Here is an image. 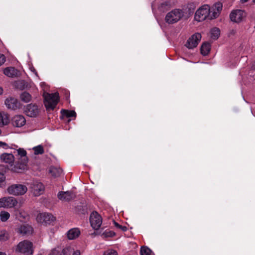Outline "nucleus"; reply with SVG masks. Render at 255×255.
<instances>
[{"label":"nucleus","mask_w":255,"mask_h":255,"mask_svg":"<svg viewBox=\"0 0 255 255\" xmlns=\"http://www.w3.org/2000/svg\"><path fill=\"white\" fill-rule=\"evenodd\" d=\"M44 98V105L47 110H53L57 105L58 102V94L57 93L43 94Z\"/></svg>","instance_id":"1"},{"label":"nucleus","mask_w":255,"mask_h":255,"mask_svg":"<svg viewBox=\"0 0 255 255\" xmlns=\"http://www.w3.org/2000/svg\"><path fill=\"white\" fill-rule=\"evenodd\" d=\"M15 251L24 255H32L33 254V243L28 240L21 241L17 245Z\"/></svg>","instance_id":"2"},{"label":"nucleus","mask_w":255,"mask_h":255,"mask_svg":"<svg viewBox=\"0 0 255 255\" xmlns=\"http://www.w3.org/2000/svg\"><path fill=\"white\" fill-rule=\"evenodd\" d=\"M210 7L208 4H204L198 8L195 12L194 18L198 21H202L207 18L210 19Z\"/></svg>","instance_id":"3"},{"label":"nucleus","mask_w":255,"mask_h":255,"mask_svg":"<svg viewBox=\"0 0 255 255\" xmlns=\"http://www.w3.org/2000/svg\"><path fill=\"white\" fill-rule=\"evenodd\" d=\"M184 16V12L180 9H174L168 12L165 21L168 24H173L179 21Z\"/></svg>","instance_id":"4"},{"label":"nucleus","mask_w":255,"mask_h":255,"mask_svg":"<svg viewBox=\"0 0 255 255\" xmlns=\"http://www.w3.org/2000/svg\"><path fill=\"white\" fill-rule=\"evenodd\" d=\"M27 191L26 186L15 184L8 186L7 188V192L8 194L14 196H21L24 195Z\"/></svg>","instance_id":"5"},{"label":"nucleus","mask_w":255,"mask_h":255,"mask_svg":"<svg viewBox=\"0 0 255 255\" xmlns=\"http://www.w3.org/2000/svg\"><path fill=\"white\" fill-rule=\"evenodd\" d=\"M36 220L38 223L46 226L54 222L56 218L50 213L44 212L38 214Z\"/></svg>","instance_id":"6"},{"label":"nucleus","mask_w":255,"mask_h":255,"mask_svg":"<svg viewBox=\"0 0 255 255\" xmlns=\"http://www.w3.org/2000/svg\"><path fill=\"white\" fill-rule=\"evenodd\" d=\"M49 255H80V252L79 250L75 251L74 249L70 247L64 248L60 251L59 249H53Z\"/></svg>","instance_id":"7"},{"label":"nucleus","mask_w":255,"mask_h":255,"mask_svg":"<svg viewBox=\"0 0 255 255\" xmlns=\"http://www.w3.org/2000/svg\"><path fill=\"white\" fill-rule=\"evenodd\" d=\"M17 204V201L13 197H4L0 198V208H11Z\"/></svg>","instance_id":"8"},{"label":"nucleus","mask_w":255,"mask_h":255,"mask_svg":"<svg viewBox=\"0 0 255 255\" xmlns=\"http://www.w3.org/2000/svg\"><path fill=\"white\" fill-rule=\"evenodd\" d=\"M30 189L35 196H38L43 193L45 187L41 182L33 181L30 185Z\"/></svg>","instance_id":"9"},{"label":"nucleus","mask_w":255,"mask_h":255,"mask_svg":"<svg viewBox=\"0 0 255 255\" xmlns=\"http://www.w3.org/2000/svg\"><path fill=\"white\" fill-rule=\"evenodd\" d=\"M90 222L94 229L98 230L102 225V220L101 216L97 212H93L90 215Z\"/></svg>","instance_id":"10"},{"label":"nucleus","mask_w":255,"mask_h":255,"mask_svg":"<svg viewBox=\"0 0 255 255\" xmlns=\"http://www.w3.org/2000/svg\"><path fill=\"white\" fill-rule=\"evenodd\" d=\"M33 227L27 224L20 225L15 229L17 233L22 236H26L31 235L33 233Z\"/></svg>","instance_id":"11"},{"label":"nucleus","mask_w":255,"mask_h":255,"mask_svg":"<svg viewBox=\"0 0 255 255\" xmlns=\"http://www.w3.org/2000/svg\"><path fill=\"white\" fill-rule=\"evenodd\" d=\"M201 34L199 33H196L189 38L186 44V46L189 49L196 47L198 44L199 41L201 40Z\"/></svg>","instance_id":"12"},{"label":"nucleus","mask_w":255,"mask_h":255,"mask_svg":"<svg viewBox=\"0 0 255 255\" xmlns=\"http://www.w3.org/2000/svg\"><path fill=\"white\" fill-rule=\"evenodd\" d=\"M245 16L246 12L240 9L233 11L230 15L231 20L235 22H241Z\"/></svg>","instance_id":"13"},{"label":"nucleus","mask_w":255,"mask_h":255,"mask_svg":"<svg viewBox=\"0 0 255 255\" xmlns=\"http://www.w3.org/2000/svg\"><path fill=\"white\" fill-rule=\"evenodd\" d=\"M39 110L37 105L35 104H28L24 109L25 114L30 117H35L39 114Z\"/></svg>","instance_id":"14"},{"label":"nucleus","mask_w":255,"mask_h":255,"mask_svg":"<svg viewBox=\"0 0 255 255\" xmlns=\"http://www.w3.org/2000/svg\"><path fill=\"white\" fill-rule=\"evenodd\" d=\"M223 5L221 2H218L215 3L210 8L211 15L210 19H213L217 18L222 10Z\"/></svg>","instance_id":"15"},{"label":"nucleus","mask_w":255,"mask_h":255,"mask_svg":"<svg viewBox=\"0 0 255 255\" xmlns=\"http://www.w3.org/2000/svg\"><path fill=\"white\" fill-rule=\"evenodd\" d=\"M5 105L8 109L12 110H15L20 108V103L17 99L12 97L7 98L5 100Z\"/></svg>","instance_id":"16"},{"label":"nucleus","mask_w":255,"mask_h":255,"mask_svg":"<svg viewBox=\"0 0 255 255\" xmlns=\"http://www.w3.org/2000/svg\"><path fill=\"white\" fill-rule=\"evenodd\" d=\"M25 123L26 120L22 115H15L11 119V124L15 127H21L25 124Z\"/></svg>","instance_id":"17"},{"label":"nucleus","mask_w":255,"mask_h":255,"mask_svg":"<svg viewBox=\"0 0 255 255\" xmlns=\"http://www.w3.org/2000/svg\"><path fill=\"white\" fill-rule=\"evenodd\" d=\"M59 200L64 201H69L75 198V195L71 191L60 192L58 194Z\"/></svg>","instance_id":"18"},{"label":"nucleus","mask_w":255,"mask_h":255,"mask_svg":"<svg viewBox=\"0 0 255 255\" xmlns=\"http://www.w3.org/2000/svg\"><path fill=\"white\" fill-rule=\"evenodd\" d=\"M80 233L81 232L79 228H72L67 232V236L69 240H74L79 236Z\"/></svg>","instance_id":"19"},{"label":"nucleus","mask_w":255,"mask_h":255,"mask_svg":"<svg viewBox=\"0 0 255 255\" xmlns=\"http://www.w3.org/2000/svg\"><path fill=\"white\" fill-rule=\"evenodd\" d=\"M0 158L3 162L8 164L12 163L14 160L13 154L11 153H3L0 155Z\"/></svg>","instance_id":"20"},{"label":"nucleus","mask_w":255,"mask_h":255,"mask_svg":"<svg viewBox=\"0 0 255 255\" xmlns=\"http://www.w3.org/2000/svg\"><path fill=\"white\" fill-rule=\"evenodd\" d=\"M17 73V70L13 67H7L3 70V73L9 77H16Z\"/></svg>","instance_id":"21"},{"label":"nucleus","mask_w":255,"mask_h":255,"mask_svg":"<svg viewBox=\"0 0 255 255\" xmlns=\"http://www.w3.org/2000/svg\"><path fill=\"white\" fill-rule=\"evenodd\" d=\"M49 172L51 174L52 176L54 177H57L62 174V170L61 168L56 167H51L49 169Z\"/></svg>","instance_id":"22"},{"label":"nucleus","mask_w":255,"mask_h":255,"mask_svg":"<svg viewBox=\"0 0 255 255\" xmlns=\"http://www.w3.org/2000/svg\"><path fill=\"white\" fill-rule=\"evenodd\" d=\"M211 46L208 43H203L201 47V53L202 55H207L210 51Z\"/></svg>","instance_id":"23"},{"label":"nucleus","mask_w":255,"mask_h":255,"mask_svg":"<svg viewBox=\"0 0 255 255\" xmlns=\"http://www.w3.org/2000/svg\"><path fill=\"white\" fill-rule=\"evenodd\" d=\"M31 98L30 94L26 92H22L20 95V100L24 103L29 102Z\"/></svg>","instance_id":"24"},{"label":"nucleus","mask_w":255,"mask_h":255,"mask_svg":"<svg viewBox=\"0 0 255 255\" xmlns=\"http://www.w3.org/2000/svg\"><path fill=\"white\" fill-rule=\"evenodd\" d=\"M9 123V120L7 115L0 112V127L6 125Z\"/></svg>","instance_id":"25"},{"label":"nucleus","mask_w":255,"mask_h":255,"mask_svg":"<svg viewBox=\"0 0 255 255\" xmlns=\"http://www.w3.org/2000/svg\"><path fill=\"white\" fill-rule=\"evenodd\" d=\"M10 214L4 210L0 212V220L2 222H6L10 218Z\"/></svg>","instance_id":"26"},{"label":"nucleus","mask_w":255,"mask_h":255,"mask_svg":"<svg viewBox=\"0 0 255 255\" xmlns=\"http://www.w3.org/2000/svg\"><path fill=\"white\" fill-rule=\"evenodd\" d=\"M18 155L21 157H23V164L25 165L27 162V159L26 157V151L23 149L19 148L17 150Z\"/></svg>","instance_id":"27"},{"label":"nucleus","mask_w":255,"mask_h":255,"mask_svg":"<svg viewBox=\"0 0 255 255\" xmlns=\"http://www.w3.org/2000/svg\"><path fill=\"white\" fill-rule=\"evenodd\" d=\"M211 37L212 39L216 40L218 39L220 34V30L218 28L214 27L211 29Z\"/></svg>","instance_id":"28"},{"label":"nucleus","mask_w":255,"mask_h":255,"mask_svg":"<svg viewBox=\"0 0 255 255\" xmlns=\"http://www.w3.org/2000/svg\"><path fill=\"white\" fill-rule=\"evenodd\" d=\"M9 239V234L5 230H0V242H5Z\"/></svg>","instance_id":"29"},{"label":"nucleus","mask_w":255,"mask_h":255,"mask_svg":"<svg viewBox=\"0 0 255 255\" xmlns=\"http://www.w3.org/2000/svg\"><path fill=\"white\" fill-rule=\"evenodd\" d=\"M18 217L21 221L27 220L28 218V215L24 211L20 210L18 212Z\"/></svg>","instance_id":"30"},{"label":"nucleus","mask_w":255,"mask_h":255,"mask_svg":"<svg viewBox=\"0 0 255 255\" xmlns=\"http://www.w3.org/2000/svg\"><path fill=\"white\" fill-rule=\"evenodd\" d=\"M63 115L67 118L75 117L76 114L74 111L63 110Z\"/></svg>","instance_id":"31"},{"label":"nucleus","mask_w":255,"mask_h":255,"mask_svg":"<svg viewBox=\"0 0 255 255\" xmlns=\"http://www.w3.org/2000/svg\"><path fill=\"white\" fill-rule=\"evenodd\" d=\"M151 251L146 247H142L140 249V254L141 255H150Z\"/></svg>","instance_id":"32"},{"label":"nucleus","mask_w":255,"mask_h":255,"mask_svg":"<svg viewBox=\"0 0 255 255\" xmlns=\"http://www.w3.org/2000/svg\"><path fill=\"white\" fill-rule=\"evenodd\" d=\"M33 150L35 154H41L44 152V149L42 146L39 145L37 146L34 147Z\"/></svg>","instance_id":"33"},{"label":"nucleus","mask_w":255,"mask_h":255,"mask_svg":"<svg viewBox=\"0 0 255 255\" xmlns=\"http://www.w3.org/2000/svg\"><path fill=\"white\" fill-rule=\"evenodd\" d=\"M104 255H118V253L113 250H108L104 253Z\"/></svg>","instance_id":"34"},{"label":"nucleus","mask_w":255,"mask_h":255,"mask_svg":"<svg viewBox=\"0 0 255 255\" xmlns=\"http://www.w3.org/2000/svg\"><path fill=\"white\" fill-rule=\"evenodd\" d=\"M5 180V177L3 173L0 172V187H1L4 181Z\"/></svg>","instance_id":"35"},{"label":"nucleus","mask_w":255,"mask_h":255,"mask_svg":"<svg viewBox=\"0 0 255 255\" xmlns=\"http://www.w3.org/2000/svg\"><path fill=\"white\" fill-rule=\"evenodd\" d=\"M5 61V57L3 54H0V66L2 65Z\"/></svg>","instance_id":"36"},{"label":"nucleus","mask_w":255,"mask_h":255,"mask_svg":"<svg viewBox=\"0 0 255 255\" xmlns=\"http://www.w3.org/2000/svg\"><path fill=\"white\" fill-rule=\"evenodd\" d=\"M115 226L120 229H121L123 231H125L127 230V227L125 226H122L119 225L118 223L114 222Z\"/></svg>","instance_id":"37"},{"label":"nucleus","mask_w":255,"mask_h":255,"mask_svg":"<svg viewBox=\"0 0 255 255\" xmlns=\"http://www.w3.org/2000/svg\"><path fill=\"white\" fill-rule=\"evenodd\" d=\"M0 146L3 147L4 149H7L8 148H13V147H10L7 143L4 142L0 141Z\"/></svg>","instance_id":"38"},{"label":"nucleus","mask_w":255,"mask_h":255,"mask_svg":"<svg viewBox=\"0 0 255 255\" xmlns=\"http://www.w3.org/2000/svg\"><path fill=\"white\" fill-rule=\"evenodd\" d=\"M3 93V89L0 87V95H1Z\"/></svg>","instance_id":"39"},{"label":"nucleus","mask_w":255,"mask_h":255,"mask_svg":"<svg viewBox=\"0 0 255 255\" xmlns=\"http://www.w3.org/2000/svg\"><path fill=\"white\" fill-rule=\"evenodd\" d=\"M252 69L255 70V63L252 66Z\"/></svg>","instance_id":"40"},{"label":"nucleus","mask_w":255,"mask_h":255,"mask_svg":"<svg viewBox=\"0 0 255 255\" xmlns=\"http://www.w3.org/2000/svg\"><path fill=\"white\" fill-rule=\"evenodd\" d=\"M0 255H6V254L4 252H0Z\"/></svg>","instance_id":"41"},{"label":"nucleus","mask_w":255,"mask_h":255,"mask_svg":"<svg viewBox=\"0 0 255 255\" xmlns=\"http://www.w3.org/2000/svg\"><path fill=\"white\" fill-rule=\"evenodd\" d=\"M253 1L254 3H255V0H253Z\"/></svg>","instance_id":"42"},{"label":"nucleus","mask_w":255,"mask_h":255,"mask_svg":"<svg viewBox=\"0 0 255 255\" xmlns=\"http://www.w3.org/2000/svg\"><path fill=\"white\" fill-rule=\"evenodd\" d=\"M70 121V120H68V122H69Z\"/></svg>","instance_id":"43"}]
</instances>
